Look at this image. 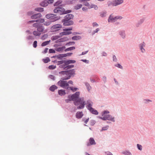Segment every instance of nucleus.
I'll list each match as a JSON object with an SVG mask.
<instances>
[{
    "label": "nucleus",
    "mask_w": 155,
    "mask_h": 155,
    "mask_svg": "<svg viewBox=\"0 0 155 155\" xmlns=\"http://www.w3.org/2000/svg\"><path fill=\"white\" fill-rule=\"evenodd\" d=\"M79 92H76L71 96V99H70V101H74V104L76 106H78L77 107L78 109H83L84 107L85 104V101L83 98H79Z\"/></svg>",
    "instance_id": "nucleus-1"
},
{
    "label": "nucleus",
    "mask_w": 155,
    "mask_h": 155,
    "mask_svg": "<svg viewBox=\"0 0 155 155\" xmlns=\"http://www.w3.org/2000/svg\"><path fill=\"white\" fill-rule=\"evenodd\" d=\"M60 74H62L64 76L61 78L62 80H66L69 79L70 77L74 74V70H71L65 71H61L59 72Z\"/></svg>",
    "instance_id": "nucleus-2"
},
{
    "label": "nucleus",
    "mask_w": 155,
    "mask_h": 155,
    "mask_svg": "<svg viewBox=\"0 0 155 155\" xmlns=\"http://www.w3.org/2000/svg\"><path fill=\"white\" fill-rule=\"evenodd\" d=\"M109 113V111H104L102 113V115L103 117H100L99 118L103 120H108L113 122H114V118L111 115L107 114Z\"/></svg>",
    "instance_id": "nucleus-3"
},
{
    "label": "nucleus",
    "mask_w": 155,
    "mask_h": 155,
    "mask_svg": "<svg viewBox=\"0 0 155 155\" xmlns=\"http://www.w3.org/2000/svg\"><path fill=\"white\" fill-rule=\"evenodd\" d=\"M54 12L55 13L61 15L70 13L71 11L70 10L65 11L64 9L63 8L58 7L54 10Z\"/></svg>",
    "instance_id": "nucleus-4"
},
{
    "label": "nucleus",
    "mask_w": 155,
    "mask_h": 155,
    "mask_svg": "<svg viewBox=\"0 0 155 155\" xmlns=\"http://www.w3.org/2000/svg\"><path fill=\"white\" fill-rule=\"evenodd\" d=\"M122 17L120 16H114L113 14H111L109 18L108 21L109 22H114L117 20H121Z\"/></svg>",
    "instance_id": "nucleus-5"
},
{
    "label": "nucleus",
    "mask_w": 155,
    "mask_h": 155,
    "mask_svg": "<svg viewBox=\"0 0 155 155\" xmlns=\"http://www.w3.org/2000/svg\"><path fill=\"white\" fill-rule=\"evenodd\" d=\"M46 17L47 18H51V21H54L58 20L59 18L56 16V15L53 14H48L46 15Z\"/></svg>",
    "instance_id": "nucleus-6"
},
{
    "label": "nucleus",
    "mask_w": 155,
    "mask_h": 155,
    "mask_svg": "<svg viewBox=\"0 0 155 155\" xmlns=\"http://www.w3.org/2000/svg\"><path fill=\"white\" fill-rule=\"evenodd\" d=\"M72 30V27H70L69 28H67L64 29L63 30L65 31L60 33V35L61 37L64 35H67L71 34L72 33V32L71 31H71Z\"/></svg>",
    "instance_id": "nucleus-7"
},
{
    "label": "nucleus",
    "mask_w": 155,
    "mask_h": 155,
    "mask_svg": "<svg viewBox=\"0 0 155 155\" xmlns=\"http://www.w3.org/2000/svg\"><path fill=\"white\" fill-rule=\"evenodd\" d=\"M63 80H60L58 82V84L60 87L66 88V87H68L69 84L66 81Z\"/></svg>",
    "instance_id": "nucleus-8"
},
{
    "label": "nucleus",
    "mask_w": 155,
    "mask_h": 155,
    "mask_svg": "<svg viewBox=\"0 0 155 155\" xmlns=\"http://www.w3.org/2000/svg\"><path fill=\"white\" fill-rule=\"evenodd\" d=\"M62 26L59 24H57L52 26L51 29L52 32H56L59 30L61 28Z\"/></svg>",
    "instance_id": "nucleus-9"
},
{
    "label": "nucleus",
    "mask_w": 155,
    "mask_h": 155,
    "mask_svg": "<svg viewBox=\"0 0 155 155\" xmlns=\"http://www.w3.org/2000/svg\"><path fill=\"white\" fill-rule=\"evenodd\" d=\"M73 18V15L72 14H68L66 15L64 19L62 20V21L63 22V21H69Z\"/></svg>",
    "instance_id": "nucleus-10"
},
{
    "label": "nucleus",
    "mask_w": 155,
    "mask_h": 155,
    "mask_svg": "<svg viewBox=\"0 0 155 155\" xmlns=\"http://www.w3.org/2000/svg\"><path fill=\"white\" fill-rule=\"evenodd\" d=\"M41 17V15L40 13L31 16V18L32 19H38V18H40Z\"/></svg>",
    "instance_id": "nucleus-11"
},
{
    "label": "nucleus",
    "mask_w": 155,
    "mask_h": 155,
    "mask_svg": "<svg viewBox=\"0 0 155 155\" xmlns=\"http://www.w3.org/2000/svg\"><path fill=\"white\" fill-rule=\"evenodd\" d=\"M63 22L64 26H69L73 24V22L72 21H63Z\"/></svg>",
    "instance_id": "nucleus-12"
},
{
    "label": "nucleus",
    "mask_w": 155,
    "mask_h": 155,
    "mask_svg": "<svg viewBox=\"0 0 155 155\" xmlns=\"http://www.w3.org/2000/svg\"><path fill=\"white\" fill-rule=\"evenodd\" d=\"M83 114L82 112H77L76 114V118L78 119L81 118L83 117Z\"/></svg>",
    "instance_id": "nucleus-13"
},
{
    "label": "nucleus",
    "mask_w": 155,
    "mask_h": 155,
    "mask_svg": "<svg viewBox=\"0 0 155 155\" xmlns=\"http://www.w3.org/2000/svg\"><path fill=\"white\" fill-rule=\"evenodd\" d=\"M107 5L108 6H114L117 5L115 0L113 2L108 1L107 2Z\"/></svg>",
    "instance_id": "nucleus-14"
},
{
    "label": "nucleus",
    "mask_w": 155,
    "mask_h": 155,
    "mask_svg": "<svg viewBox=\"0 0 155 155\" xmlns=\"http://www.w3.org/2000/svg\"><path fill=\"white\" fill-rule=\"evenodd\" d=\"M90 143H88L87 144V146H89L91 145L95 144L96 143L93 138H91L89 139Z\"/></svg>",
    "instance_id": "nucleus-15"
},
{
    "label": "nucleus",
    "mask_w": 155,
    "mask_h": 155,
    "mask_svg": "<svg viewBox=\"0 0 155 155\" xmlns=\"http://www.w3.org/2000/svg\"><path fill=\"white\" fill-rule=\"evenodd\" d=\"M35 21L37 22L38 21L40 23H43L44 22L45 20L44 19H40L39 20L30 21L28 22V23H32L34 22Z\"/></svg>",
    "instance_id": "nucleus-16"
},
{
    "label": "nucleus",
    "mask_w": 155,
    "mask_h": 155,
    "mask_svg": "<svg viewBox=\"0 0 155 155\" xmlns=\"http://www.w3.org/2000/svg\"><path fill=\"white\" fill-rule=\"evenodd\" d=\"M67 61H66L64 60V63L63 64L60 66V68H64V69L66 70L67 68H66V67L68 65V64H67Z\"/></svg>",
    "instance_id": "nucleus-17"
},
{
    "label": "nucleus",
    "mask_w": 155,
    "mask_h": 155,
    "mask_svg": "<svg viewBox=\"0 0 155 155\" xmlns=\"http://www.w3.org/2000/svg\"><path fill=\"white\" fill-rule=\"evenodd\" d=\"M65 48V46L56 48L55 50L57 51H61Z\"/></svg>",
    "instance_id": "nucleus-18"
},
{
    "label": "nucleus",
    "mask_w": 155,
    "mask_h": 155,
    "mask_svg": "<svg viewBox=\"0 0 155 155\" xmlns=\"http://www.w3.org/2000/svg\"><path fill=\"white\" fill-rule=\"evenodd\" d=\"M48 3L47 1L45 0L41 3L40 5L42 6L45 7L48 5Z\"/></svg>",
    "instance_id": "nucleus-19"
},
{
    "label": "nucleus",
    "mask_w": 155,
    "mask_h": 155,
    "mask_svg": "<svg viewBox=\"0 0 155 155\" xmlns=\"http://www.w3.org/2000/svg\"><path fill=\"white\" fill-rule=\"evenodd\" d=\"M37 30L40 33L44 31V28L41 25L39 26L37 28Z\"/></svg>",
    "instance_id": "nucleus-20"
},
{
    "label": "nucleus",
    "mask_w": 155,
    "mask_h": 155,
    "mask_svg": "<svg viewBox=\"0 0 155 155\" xmlns=\"http://www.w3.org/2000/svg\"><path fill=\"white\" fill-rule=\"evenodd\" d=\"M87 102L88 104L87 105V108L88 109L90 110H91V109L93 108L91 107L93 103L91 102H89L88 101H87Z\"/></svg>",
    "instance_id": "nucleus-21"
},
{
    "label": "nucleus",
    "mask_w": 155,
    "mask_h": 155,
    "mask_svg": "<svg viewBox=\"0 0 155 155\" xmlns=\"http://www.w3.org/2000/svg\"><path fill=\"white\" fill-rule=\"evenodd\" d=\"M90 111L93 114L97 115L98 114V112L94 108H92L90 110Z\"/></svg>",
    "instance_id": "nucleus-22"
},
{
    "label": "nucleus",
    "mask_w": 155,
    "mask_h": 155,
    "mask_svg": "<svg viewBox=\"0 0 155 155\" xmlns=\"http://www.w3.org/2000/svg\"><path fill=\"white\" fill-rule=\"evenodd\" d=\"M58 93L61 96L65 94V91L62 90H59L58 91Z\"/></svg>",
    "instance_id": "nucleus-23"
},
{
    "label": "nucleus",
    "mask_w": 155,
    "mask_h": 155,
    "mask_svg": "<svg viewBox=\"0 0 155 155\" xmlns=\"http://www.w3.org/2000/svg\"><path fill=\"white\" fill-rule=\"evenodd\" d=\"M57 87L55 85H53L50 87L49 89L50 91H54L55 89H57Z\"/></svg>",
    "instance_id": "nucleus-24"
},
{
    "label": "nucleus",
    "mask_w": 155,
    "mask_h": 155,
    "mask_svg": "<svg viewBox=\"0 0 155 155\" xmlns=\"http://www.w3.org/2000/svg\"><path fill=\"white\" fill-rule=\"evenodd\" d=\"M117 5L121 4L123 2V0H115Z\"/></svg>",
    "instance_id": "nucleus-25"
},
{
    "label": "nucleus",
    "mask_w": 155,
    "mask_h": 155,
    "mask_svg": "<svg viewBox=\"0 0 155 155\" xmlns=\"http://www.w3.org/2000/svg\"><path fill=\"white\" fill-rule=\"evenodd\" d=\"M33 34L35 36H39L41 34L38 30L34 31L33 32Z\"/></svg>",
    "instance_id": "nucleus-26"
},
{
    "label": "nucleus",
    "mask_w": 155,
    "mask_h": 155,
    "mask_svg": "<svg viewBox=\"0 0 155 155\" xmlns=\"http://www.w3.org/2000/svg\"><path fill=\"white\" fill-rule=\"evenodd\" d=\"M81 38V37L79 36H75L72 37V39L73 40H78Z\"/></svg>",
    "instance_id": "nucleus-27"
},
{
    "label": "nucleus",
    "mask_w": 155,
    "mask_h": 155,
    "mask_svg": "<svg viewBox=\"0 0 155 155\" xmlns=\"http://www.w3.org/2000/svg\"><path fill=\"white\" fill-rule=\"evenodd\" d=\"M42 60L45 63H47L49 62L50 61L49 58L48 57H47L45 59H43Z\"/></svg>",
    "instance_id": "nucleus-28"
},
{
    "label": "nucleus",
    "mask_w": 155,
    "mask_h": 155,
    "mask_svg": "<svg viewBox=\"0 0 155 155\" xmlns=\"http://www.w3.org/2000/svg\"><path fill=\"white\" fill-rule=\"evenodd\" d=\"M82 7V5L81 4L77 5L74 7V8L75 9H78Z\"/></svg>",
    "instance_id": "nucleus-29"
},
{
    "label": "nucleus",
    "mask_w": 155,
    "mask_h": 155,
    "mask_svg": "<svg viewBox=\"0 0 155 155\" xmlns=\"http://www.w3.org/2000/svg\"><path fill=\"white\" fill-rule=\"evenodd\" d=\"M50 41H47L43 42L41 45V46H44L48 45L49 44Z\"/></svg>",
    "instance_id": "nucleus-30"
},
{
    "label": "nucleus",
    "mask_w": 155,
    "mask_h": 155,
    "mask_svg": "<svg viewBox=\"0 0 155 155\" xmlns=\"http://www.w3.org/2000/svg\"><path fill=\"white\" fill-rule=\"evenodd\" d=\"M76 61L74 60H69L67 61V64H69L72 63H74Z\"/></svg>",
    "instance_id": "nucleus-31"
},
{
    "label": "nucleus",
    "mask_w": 155,
    "mask_h": 155,
    "mask_svg": "<svg viewBox=\"0 0 155 155\" xmlns=\"http://www.w3.org/2000/svg\"><path fill=\"white\" fill-rule=\"evenodd\" d=\"M75 49V48L74 47H72L69 48H68L65 50V51H71L72 50H74Z\"/></svg>",
    "instance_id": "nucleus-32"
},
{
    "label": "nucleus",
    "mask_w": 155,
    "mask_h": 155,
    "mask_svg": "<svg viewBox=\"0 0 155 155\" xmlns=\"http://www.w3.org/2000/svg\"><path fill=\"white\" fill-rule=\"evenodd\" d=\"M67 88L68 89V88H69L71 90H72L73 92L76 91L78 89V88H76V87L74 88L72 87H67Z\"/></svg>",
    "instance_id": "nucleus-33"
},
{
    "label": "nucleus",
    "mask_w": 155,
    "mask_h": 155,
    "mask_svg": "<svg viewBox=\"0 0 155 155\" xmlns=\"http://www.w3.org/2000/svg\"><path fill=\"white\" fill-rule=\"evenodd\" d=\"M35 10L39 12H42L43 11V8H38L35 9Z\"/></svg>",
    "instance_id": "nucleus-34"
},
{
    "label": "nucleus",
    "mask_w": 155,
    "mask_h": 155,
    "mask_svg": "<svg viewBox=\"0 0 155 155\" xmlns=\"http://www.w3.org/2000/svg\"><path fill=\"white\" fill-rule=\"evenodd\" d=\"M85 85L88 91H89L91 89V87L90 86V84L87 83H86Z\"/></svg>",
    "instance_id": "nucleus-35"
},
{
    "label": "nucleus",
    "mask_w": 155,
    "mask_h": 155,
    "mask_svg": "<svg viewBox=\"0 0 155 155\" xmlns=\"http://www.w3.org/2000/svg\"><path fill=\"white\" fill-rule=\"evenodd\" d=\"M39 26V24L38 23H35L33 24V27L37 28Z\"/></svg>",
    "instance_id": "nucleus-36"
},
{
    "label": "nucleus",
    "mask_w": 155,
    "mask_h": 155,
    "mask_svg": "<svg viewBox=\"0 0 155 155\" xmlns=\"http://www.w3.org/2000/svg\"><path fill=\"white\" fill-rule=\"evenodd\" d=\"M61 1H58L56 2L54 4V6H57L61 4Z\"/></svg>",
    "instance_id": "nucleus-37"
},
{
    "label": "nucleus",
    "mask_w": 155,
    "mask_h": 155,
    "mask_svg": "<svg viewBox=\"0 0 155 155\" xmlns=\"http://www.w3.org/2000/svg\"><path fill=\"white\" fill-rule=\"evenodd\" d=\"M48 68L50 69H54L56 68V66L54 65H51L49 66Z\"/></svg>",
    "instance_id": "nucleus-38"
},
{
    "label": "nucleus",
    "mask_w": 155,
    "mask_h": 155,
    "mask_svg": "<svg viewBox=\"0 0 155 155\" xmlns=\"http://www.w3.org/2000/svg\"><path fill=\"white\" fill-rule=\"evenodd\" d=\"M48 35L47 34H45L42 36L41 37V39L42 40L45 39V38H47Z\"/></svg>",
    "instance_id": "nucleus-39"
},
{
    "label": "nucleus",
    "mask_w": 155,
    "mask_h": 155,
    "mask_svg": "<svg viewBox=\"0 0 155 155\" xmlns=\"http://www.w3.org/2000/svg\"><path fill=\"white\" fill-rule=\"evenodd\" d=\"M74 67V66L73 65H68L66 67V68H67L66 70L69 69V68H73Z\"/></svg>",
    "instance_id": "nucleus-40"
},
{
    "label": "nucleus",
    "mask_w": 155,
    "mask_h": 155,
    "mask_svg": "<svg viewBox=\"0 0 155 155\" xmlns=\"http://www.w3.org/2000/svg\"><path fill=\"white\" fill-rule=\"evenodd\" d=\"M37 41H34L33 44V46L34 48H36L37 47Z\"/></svg>",
    "instance_id": "nucleus-41"
},
{
    "label": "nucleus",
    "mask_w": 155,
    "mask_h": 155,
    "mask_svg": "<svg viewBox=\"0 0 155 155\" xmlns=\"http://www.w3.org/2000/svg\"><path fill=\"white\" fill-rule=\"evenodd\" d=\"M137 147L139 150H142V146L141 145L139 144H137Z\"/></svg>",
    "instance_id": "nucleus-42"
},
{
    "label": "nucleus",
    "mask_w": 155,
    "mask_h": 155,
    "mask_svg": "<svg viewBox=\"0 0 155 155\" xmlns=\"http://www.w3.org/2000/svg\"><path fill=\"white\" fill-rule=\"evenodd\" d=\"M51 22V21H50L46 22L44 24L46 26H48L50 25Z\"/></svg>",
    "instance_id": "nucleus-43"
},
{
    "label": "nucleus",
    "mask_w": 155,
    "mask_h": 155,
    "mask_svg": "<svg viewBox=\"0 0 155 155\" xmlns=\"http://www.w3.org/2000/svg\"><path fill=\"white\" fill-rule=\"evenodd\" d=\"M106 13L105 12H102L101 13L100 16L101 17H104L106 16Z\"/></svg>",
    "instance_id": "nucleus-44"
},
{
    "label": "nucleus",
    "mask_w": 155,
    "mask_h": 155,
    "mask_svg": "<svg viewBox=\"0 0 155 155\" xmlns=\"http://www.w3.org/2000/svg\"><path fill=\"white\" fill-rule=\"evenodd\" d=\"M120 35L123 38H124L125 37V34L124 31H121L120 32Z\"/></svg>",
    "instance_id": "nucleus-45"
},
{
    "label": "nucleus",
    "mask_w": 155,
    "mask_h": 155,
    "mask_svg": "<svg viewBox=\"0 0 155 155\" xmlns=\"http://www.w3.org/2000/svg\"><path fill=\"white\" fill-rule=\"evenodd\" d=\"M60 37H61V36H56L53 37L52 38L53 40H55L58 39Z\"/></svg>",
    "instance_id": "nucleus-46"
},
{
    "label": "nucleus",
    "mask_w": 155,
    "mask_h": 155,
    "mask_svg": "<svg viewBox=\"0 0 155 155\" xmlns=\"http://www.w3.org/2000/svg\"><path fill=\"white\" fill-rule=\"evenodd\" d=\"M27 39L28 40L33 39H34L33 37L31 35H29L27 37Z\"/></svg>",
    "instance_id": "nucleus-47"
},
{
    "label": "nucleus",
    "mask_w": 155,
    "mask_h": 155,
    "mask_svg": "<svg viewBox=\"0 0 155 155\" xmlns=\"http://www.w3.org/2000/svg\"><path fill=\"white\" fill-rule=\"evenodd\" d=\"M55 50H54L53 49H50L49 50V52L50 53H55Z\"/></svg>",
    "instance_id": "nucleus-48"
},
{
    "label": "nucleus",
    "mask_w": 155,
    "mask_h": 155,
    "mask_svg": "<svg viewBox=\"0 0 155 155\" xmlns=\"http://www.w3.org/2000/svg\"><path fill=\"white\" fill-rule=\"evenodd\" d=\"M108 128V126H106V127H103L102 128V129L101 130L102 131H103V130H107Z\"/></svg>",
    "instance_id": "nucleus-49"
},
{
    "label": "nucleus",
    "mask_w": 155,
    "mask_h": 155,
    "mask_svg": "<svg viewBox=\"0 0 155 155\" xmlns=\"http://www.w3.org/2000/svg\"><path fill=\"white\" fill-rule=\"evenodd\" d=\"M72 54V53H68L64 54V57L70 56H71Z\"/></svg>",
    "instance_id": "nucleus-50"
},
{
    "label": "nucleus",
    "mask_w": 155,
    "mask_h": 155,
    "mask_svg": "<svg viewBox=\"0 0 155 155\" xmlns=\"http://www.w3.org/2000/svg\"><path fill=\"white\" fill-rule=\"evenodd\" d=\"M68 40V38H61L60 39V41H63Z\"/></svg>",
    "instance_id": "nucleus-51"
},
{
    "label": "nucleus",
    "mask_w": 155,
    "mask_h": 155,
    "mask_svg": "<svg viewBox=\"0 0 155 155\" xmlns=\"http://www.w3.org/2000/svg\"><path fill=\"white\" fill-rule=\"evenodd\" d=\"M100 29L99 28H97L95 31H94L93 32V34H94L95 33H97L99 31Z\"/></svg>",
    "instance_id": "nucleus-52"
},
{
    "label": "nucleus",
    "mask_w": 155,
    "mask_h": 155,
    "mask_svg": "<svg viewBox=\"0 0 155 155\" xmlns=\"http://www.w3.org/2000/svg\"><path fill=\"white\" fill-rule=\"evenodd\" d=\"M140 49L141 51L142 52H144L145 51V49L143 48V46H141L140 45Z\"/></svg>",
    "instance_id": "nucleus-53"
},
{
    "label": "nucleus",
    "mask_w": 155,
    "mask_h": 155,
    "mask_svg": "<svg viewBox=\"0 0 155 155\" xmlns=\"http://www.w3.org/2000/svg\"><path fill=\"white\" fill-rule=\"evenodd\" d=\"M49 77L52 80H54V75H50L49 76Z\"/></svg>",
    "instance_id": "nucleus-54"
},
{
    "label": "nucleus",
    "mask_w": 155,
    "mask_h": 155,
    "mask_svg": "<svg viewBox=\"0 0 155 155\" xmlns=\"http://www.w3.org/2000/svg\"><path fill=\"white\" fill-rule=\"evenodd\" d=\"M98 25L96 22H94L93 23V27L98 26Z\"/></svg>",
    "instance_id": "nucleus-55"
},
{
    "label": "nucleus",
    "mask_w": 155,
    "mask_h": 155,
    "mask_svg": "<svg viewBox=\"0 0 155 155\" xmlns=\"http://www.w3.org/2000/svg\"><path fill=\"white\" fill-rule=\"evenodd\" d=\"M64 63V60H62L58 61V64H63Z\"/></svg>",
    "instance_id": "nucleus-56"
},
{
    "label": "nucleus",
    "mask_w": 155,
    "mask_h": 155,
    "mask_svg": "<svg viewBox=\"0 0 155 155\" xmlns=\"http://www.w3.org/2000/svg\"><path fill=\"white\" fill-rule=\"evenodd\" d=\"M124 154H126V155H131V153L129 152H124Z\"/></svg>",
    "instance_id": "nucleus-57"
},
{
    "label": "nucleus",
    "mask_w": 155,
    "mask_h": 155,
    "mask_svg": "<svg viewBox=\"0 0 155 155\" xmlns=\"http://www.w3.org/2000/svg\"><path fill=\"white\" fill-rule=\"evenodd\" d=\"M105 153L106 154V155H113L109 151L106 152Z\"/></svg>",
    "instance_id": "nucleus-58"
},
{
    "label": "nucleus",
    "mask_w": 155,
    "mask_h": 155,
    "mask_svg": "<svg viewBox=\"0 0 155 155\" xmlns=\"http://www.w3.org/2000/svg\"><path fill=\"white\" fill-rule=\"evenodd\" d=\"M116 66L121 68V69H122V66H121L120 64H117L116 65Z\"/></svg>",
    "instance_id": "nucleus-59"
},
{
    "label": "nucleus",
    "mask_w": 155,
    "mask_h": 155,
    "mask_svg": "<svg viewBox=\"0 0 155 155\" xmlns=\"http://www.w3.org/2000/svg\"><path fill=\"white\" fill-rule=\"evenodd\" d=\"M82 10L84 11H86L87 10V8L86 7H83L82 8Z\"/></svg>",
    "instance_id": "nucleus-60"
},
{
    "label": "nucleus",
    "mask_w": 155,
    "mask_h": 155,
    "mask_svg": "<svg viewBox=\"0 0 155 155\" xmlns=\"http://www.w3.org/2000/svg\"><path fill=\"white\" fill-rule=\"evenodd\" d=\"M143 21L142 20H141L140 21H139V22H138V25H137V26H138L139 25L143 23Z\"/></svg>",
    "instance_id": "nucleus-61"
},
{
    "label": "nucleus",
    "mask_w": 155,
    "mask_h": 155,
    "mask_svg": "<svg viewBox=\"0 0 155 155\" xmlns=\"http://www.w3.org/2000/svg\"><path fill=\"white\" fill-rule=\"evenodd\" d=\"M113 60L114 61H117V58L115 56H114V55L113 56Z\"/></svg>",
    "instance_id": "nucleus-62"
},
{
    "label": "nucleus",
    "mask_w": 155,
    "mask_h": 155,
    "mask_svg": "<svg viewBox=\"0 0 155 155\" xmlns=\"http://www.w3.org/2000/svg\"><path fill=\"white\" fill-rule=\"evenodd\" d=\"M140 45L142 46L143 48V47H145V43L144 42H143L142 43H141V44H140Z\"/></svg>",
    "instance_id": "nucleus-63"
},
{
    "label": "nucleus",
    "mask_w": 155,
    "mask_h": 155,
    "mask_svg": "<svg viewBox=\"0 0 155 155\" xmlns=\"http://www.w3.org/2000/svg\"><path fill=\"white\" fill-rule=\"evenodd\" d=\"M48 1V3H52L53 2L54 0H49Z\"/></svg>",
    "instance_id": "nucleus-64"
}]
</instances>
